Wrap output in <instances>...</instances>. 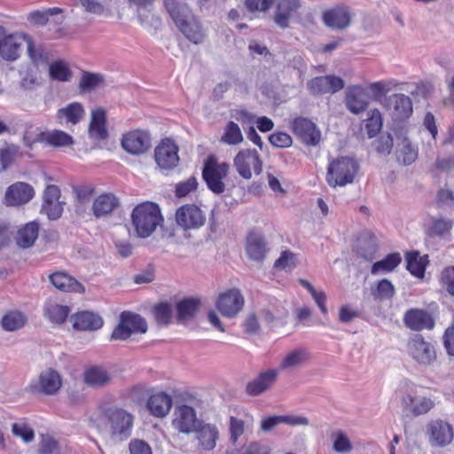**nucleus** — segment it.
<instances>
[{"label": "nucleus", "mask_w": 454, "mask_h": 454, "mask_svg": "<svg viewBox=\"0 0 454 454\" xmlns=\"http://www.w3.org/2000/svg\"><path fill=\"white\" fill-rule=\"evenodd\" d=\"M90 420L98 431L109 428L112 436L120 440L128 438L133 427V416L124 409L109 403L99 404Z\"/></svg>", "instance_id": "f257e3e1"}, {"label": "nucleus", "mask_w": 454, "mask_h": 454, "mask_svg": "<svg viewBox=\"0 0 454 454\" xmlns=\"http://www.w3.org/2000/svg\"><path fill=\"white\" fill-rule=\"evenodd\" d=\"M131 221L137 235L140 238H147L159 225H161L163 216L158 204L145 201L133 208Z\"/></svg>", "instance_id": "f03ea898"}, {"label": "nucleus", "mask_w": 454, "mask_h": 454, "mask_svg": "<svg viewBox=\"0 0 454 454\" xmlns=\"http://www.w3.org/2000/svg\"><path fill=\"white\" fill-rule=\"evenodd\" d=\"M26 43L27 53L34 62L43 59V53L35 49L33 40L27 35L20 32L5 34L0 30V55L7 61H14L20 57L21 45Z\"/></svg>", "instance_id": "7ed1b4c3"}, {"label": "nucleus", "mask_w": 454, "mask_h": 454, "mask_svg": "<svg viewBox=\"0 0 454 454\" xmlns=\"http://www.w3.org/2000/svg\"><path fill=\"white\" fill-rule=\"evenodd\" d=\"M358 171L359 164L355 159L337 157L328 163L325 181L330 187H343L354 182Z\"/></svg>", "instance_id": "20e7f679"}, {"label": "nucleus", "mask_w": 454, "mask_h": 454, "mask_svg": "<svg viewBox=\"0 0 454 454\" xmlns=\"http://www.w3.org/2000/svg\"><path fill=\"white\" fill-rule=\"evenodd\" d=\"M230 164L220 161L215 154H209L203 162L202 179L207 189L215 194H222L226 189L225 179L230 172Z\"/></svg>", "instance_id": "39448f33"}, {"label": "nucleus", "mask_w": 454, "mask_h": 454, "mask_svg": "<svg viewBox=\"0 0 454 454\" xmlns=\"http://www.w3.org/2000/svg\"><path fill=\"white\" fill-rule=\"evenodd\" d=\"M425 434L431 447L447 448L454 441V425L442 418L434 419L427 423Z\"/></svg>", "instance_id": "423d86ee"}, {"label": "nucleus", "mask_w": 454, "mask_h": 454, "mask_svg": "<svg viewBox=\"0 0 454 454\" xmlns=\"http://www.w3.org/2000/svg\"><path fill=\"white\" fill-rule=\"evenodd\" d=\"M121 145L129 154L142 156L151 151L153 136L148 129H133L122 134Z\"/></svg>", "instance_id": "0eeeda50"}, {"label": "nucleus", "mask_w": 454, "mask_h": 454, "mask_svg": "<svg viewBox=\"0 0 454 454\" xmlns=\"http://www.w3.org/2000/svg\"><path fill=\"white\" fill-rule=\"evenodd\" d=\"M233 165L238 174L244 179L249 180L253 176L262 172L263 162L255 149H242L235 155Z\"/></svg>", "instance_id": "6e6552de"}, {"label": "nucleus", "mask_w": 454, "mask_h": 454, "mask_svg": "<svg viewBox=\"0 0 454 454\" xmlns=\"http://www.w3.org/2000/svg\"><path fill=\"white\" fill-rule=\"evenodd\" d=\"M163 6L178 28H198L200 26L198 17L186 3L180 0H163Z\"/></svg>", "instance_id": "1a4fd4ad"}, {"label": "nucleus", "mask_w": 454, "mask_h": 454, "mask_svg": "<svg viewBox=\"0 0 454 454\" xmlns=\"http://www.w3.org/2000/svg\"><path fill=\"white\" fill-rule=\"evenodd\" d=\"M147 331L146 321L138 314L123 311L120 316V322L114 329L111 339L124 340L132 333H145Z\"/></svg>", "instance_id": "9d476101"}, {"label": "nucleus", "mask_w": 454, "mask_h": 454, "mask_svg": "<svg viewBox=\"0 0 454 454\" xmlns=\"http://www.w3.org/2000/svg\"><path fill=\"white\" fill-rule=\"evenodd\" d=\"M179 146L171 137L160 140L154 148L153 158L160 169L171 170L179 164Z\"/></svg>", "instance_id": "9b49d317"}, {"label": "nucleus", "mask_w": 454, "mask_h": 454, "mask_svg": "<svg viewBox=\"0 0 454 454\" xmlns=\"http://www.w3.org/2000/svg\"><path fill=\"white\" fill-rule=\"evenodd\" d=\"M408 355L419 364L430 365L436 360L434 345L426 340L421 334H414L406 345Z\"/></svg>", "instance_id": "f8f14e48"}, {"label": "nucleus", "mask_w": 454, "mask_h": 454, "mask_svg": "<svg viewBox=\"0 0 454 454\" xmlns=\"http://www.w3.org/2000/svg\"><path fill=\"white\" fill-rule=\"evenodd\" d=\"M176 224L184 231L198 230L206 223L205 212L195 203L179 207L175 214Z\"/></svg>", "instance_id": "ddd939ff"}, {"label": "nucleus", "mask_w": 454, "mask_h": 454, "mask_svg": "<svg viewBox=\"0 0 454 454\" xmlns=\"http://www.w3.org/2000/svg\"><path fill=\"white\" fill-rule=\"evenodd\" d=\"M62 386V378L59 373L51 369L43 371L36 380L28 385V391L34 395H53L59 392Z\"/></svg>", "instance_id": "4468645a"}, {"label": "nucleus", "mask_w": 454, "mask_h": 454, "mask_svg": "<svg viewBox=\"0 0 454 454\" xmlns=\"http://www.w3.org/2000/svg\"><path fill=\"white\" fill-rule=\"evenodd\" d=\"M290 129L304 145L316 146L320 143L321 132L317 125L309 119L297 116L290 122Z\"/></svg>", "instance_id": "2eb2a0df"}, {"label": "nucleus", "mask_w": 454, "mask_h": 454, "mask_svg": "<svg viewBox=\"0 0 454 454\" xmlns=\"http://www.w3.org/2000/svg\"><path fill=\"white\" fill-rule=\"evenodd\" d=\"M401 407L406 415L419 417L428 414L435 407V401L430 396L405 394L401 398Z\"/></svg>", "instance_id": "dca6fc26"}, {"label": "nucleus", "mask_w": 454, "mask_h": 454, "mask_svg": "<svg viewBox=\"0 0 454 454\" xmlns=\"http://www.w3.org/2000/svg\"><path fill=\"white\" fill-rule=\"evenodd\" d=\"M201 421L192 407L183 404L175 410L172 427L180 433L189 434L196 430Z\"/></svg>", "instance_id": "f3484780"}, {"label": "nucleus", "mask_w": 454, "mask_h": 454, "mask_svg": "<svg viewBox=\"0 0 454 454\" xmlns=\"http://www.w3.org/2000/svg\"><path fill=\"white\" fill-rule=\"evenodd\" d=\"M244 306V297L237 288L229 289L219 294L215 307L226 317H234Z\"/></svg>", "instance_id": "a211bd4d"}, {"label": "nucleus", "mask_w": 454, "mask_h": 454, "mask_svg": "<svg viewBox=\"0 0 454 454\" xmlns=\"http://www.w3.org/2000/svg\"><path fill=\"white\" fill-rule=\"evenodd\" d=\"M35 196L32 185L25 182H16L5 191L3 202L7 207H20L29 202Z\"/></svg>", "instance_id": "6ab92c4d"}, {"label": "nucleus", "mask_w": 454, "mask_h": 454, "mask_svg": "<svg viewBox=\"0 0 454 454\" xmlns=\"http://www.w3.org/2000/svg\"><path fill=\"white\" fill-rule=\"evenodd\" d=\"M386 108L391 112L394 121H406L413 113L411 99L401 93L390 96L387 99Z\"/></svg>", "instance_id": "aec40b11"}, {"label": "nucleus", "mask_w": 454, "mask_h": 454, "mask_svg": "<svg viewBox=\"0 0 454 454\" xmlns=\"http://www.w3.org/2000/svg\"><path fill=\"white\" fill-rule=\"evenodd\" d=\"M60 195L59 186L54 184L46 185L43 195L42 212L46 214L50 220L59 219L63 213L62 202L59 201Z\"/></svg>", "instance_id": "412c9836"}, {"label": "nucleus", "mask_w": 454, "mask_h": 454, "mask_svg": "<svg viewBox=\"0 0 454 454\" xmlns=\"http://www.w3.org/2000/svg\"><path fill=\"white\" fill-rule=\"evenodd\" d=\"M352 13L348 6L337 4L322 13L324 24L331 28H347L351 22Z\"/></svg>", "instance_id": "4be33fe9"}, {"label": "nucleus", "mask_w": 454, "mask_h": 454, "mask_svg": "<svg viewBox=\"0 0 454 454\" xmlns=\"http://www.w3.org/2000/svg\"><path fill=\"white\" fill-rule=\"evenodd\" d=\"M403 323L412 331L432 330L434 319L431 313L423 309H410L403 315Z\"/></svg>", "instance_id": "5701e85b"}, {"label": "nucleus", "mask_w": 454, "mask_h": 454, "mask_svg": "<svg viewBox=\"0 0 454 454\" xmlns=\"http://www.w3.org/2000/svg\"><path fill=\"white\" fill-rule=\"evenodd\" d=\"M308 88L315 95L333 94L344 88V81L335 75L317 76L308 82Z\"/></svg>", "instance_id": "b1692460"}, {"label": "nucleus", "mask_w": 454, "mask_h": 454, "mask_svg": "<svg viewBox=\"0 0 454 454\" xmlns=\"http://www.w3.org/2000/svg\"><path fill=\"white\" fill-rule=\"evenodd\" d=\"M49 280L56 289L63 293L83 294L85 292L84 286L73 276L64 270H59L50 274Z\"/></svg>", "instance_id": "393cba45"}, {"label": "nucleus", "mask_w": 454, "mask_h": 454, "mask_svg": "<svg viewBox=\"0 0 454 454\" xmlns=\"http://www.w3.org/2000/svg\"><path fill=\"white\" fill-rule=\"evenodd\" d=\"M346 105L353 114L364 112L369 105L366 90L361 85L349 86L346 92Z\"/></svg>", "instance_id": "a878e982"}, {"label": "nucleus", "mask_w": 454, "mask_h": 454, "mask_svg": "<svg viewBox=\"0 0 454 454\" xmlns=\"http://www.w3.org/2000/svg\"><path fill=\"white\" fill-rule=\"evenodd\" d=\"M278 375V371L274 369L260 372L254 380L247 383V393L252 396L261 395L274 384Z\"/></svg>", "instance_id": "bb28decb"}, {"label": "nucleus", "mask_w": 454, "mask_h": 454, "mask_svg": "<svg viewBox=\"0 0 454 454\" xmlns=\"http://www.w3.org/2000/svg\"><path fill=\"white\" fill-rule=\"evenodd\" d=\"M199 442V448L202 450H212L216 445L219 438V432L215 425L200 422V425L194 430Z\"/></svg>", "instance_id": "cd10ccee"}, {"label": "nucleus", "mask_w": 454, "mask_h": 454, "mask_svg": "<svg viewBox=\"0 0 454 454\" xmlns=\"http://www.w3.org/2000/svg\"><path fill=\"white\" fill-rule=\"evenodd\" d=\"M146 406L153 416L164 418L172 407V397L164 392L153 394L149 396Z\"/></svg>", "instance_id": "c85d7f7f"}, {"label": "nucleus", "mask_w": 454, "mask_h": 454, "mask_svg": "<svg viewBox=\"0 0 454 454\" xmlns=\"http://www.w3.org/2000/svg\"><path fill=\"white\" fill-rule=\"evenodd\" d=\"M379 250L378 239L372 231H364L357 238V254L367 261H372Z\"/></svg>", "instance_id": "c756f323"}, {"label": "nucleus", "mask_w": 454, "mask_h": 454, "mask_svg": "<svg viewBox=\"0 0 454 454\" xmlns=\"http://www.w3.org/2000/svg\"><path fill=\"white\" fill-rule=\"evenodd\" d=\"M301 4L298 0H279L274 15L277 25L286 27L290 19L298 12Z\"/></svg>", "instance_id": "7c9ffc66"}, {"label": "nucleus", "mask_w": 454, "mask_h": 454, "mask_svg": "<svg viewBox=\"0 0 454 454\" xmlns=\"http://www.w3.org/2000/svg\"><path fill=\"white\" fill-rule=\"evenodd\" d=\"M246 251L249 258L262 261L267 253L266 243L262 235L250 231L247 237Z\"/></svg>", "instance_id": "2f4dec72"}, {"label": "nucleus", "mask_w": 454, "mask_h": 454, "mask_svg": "<svg viewBox=\"0 0 454 454\" xmlns=\"http://www.w3.org/2000/svg\"><path fill=\"white\" fill-rule=\"evenodd\" d=\"M73 327L82 331H94L102 327L103 319L89 311L78 312L72 317Z\"/></svg>", "instance_id": "473e14b6"}, {"label": "nucleus", "mask_w": 454, "mask_h": 454, "mask_svg": "<svg viewBox=\"0 0 454 454\" xmlns=\"http://www.w3.org/2000/svg\"><path fill=\"white\" fill-rule=\"evenodd\" d=\"M40 224L37 221H31L19 229L16 242L20 247H32L38 238Z\"/></svg>", "instance_id": "72a5a7b5"}, {"label": "nucleus", "mask_w": 454, "mask_h": 454, "mask_svg": "<svg viewBox=\"0 0 454 454\" xmlns=\"http://www.w3.org/2000/svg\"><path fill=\"white\" fill-rule=\"evenodd\" d=\"M406 269L414 277L422 278L429 262L428 256H421L419 251H408L405 254Z\"/></svg>", "instance_id": "f704fd0d"}, {"label": "nucleus", "mask_w": 454, "mask_h": 454, "mask_svg": "<svg viewBox=\"0 0 454 454\" xmlns=\"http://www.w3.org/2000/svg\"><path fill=\"white\" fill-rule=\"evenodd\" d=\"M106 111L102 108H98L92 111L91 120L89 128L90 137L98 140L106 139L108 137V132L106 128Z\"/></svg>", "instance_id": "c9c22d12"}, {"label": "nucleus", "mask_w": 454, "mask_h": 454, "mask_svg": "<svg viewBox=\"0 0 454 454\" xmlns=\"http://www.w3.org/2000/svg\"><path fill=\"white\" fill-rule=\"evenodd\" d=\"M85 114L84 108L81 103L73 102L57 112V118L60 122L75 125L79 123Z\"/></svg>", "instance_id": "e433bc0d"}, {"label": "nucleus", "mask_w": 454, "mask_h": 454, "mask_svg": "<svg viewBox=\"0 0 454 454\" xmlns=\"http://www.w3.org/2000/svg\"><path fill=\"white\" fill-rule=\"evenodd\" d=\"M83 380L90 387H99L107 384L111 380V376L105 368L93 365L85 369Z\"/></svg>", "instance_id": "4c0bfd02"}, {"label": "nucleus", "mask_w": 454, "mask_h": 454, "mask_svg": "<svg viewBox=\"0 0 454 454\" xmlns=\"http://www.w3.org/2000/svg\"><path fill=\"white\" fill-rule=\"evenodd\" d=\"M119 205V200L113 193H103L93 202L92 209L97 217L109 215Z\"/></svg>", "instance_id": "58836bf2"}, {"label": "nucleus", "mask_w": 454, "mask_h": 454, "mask_svg": "<svg viewBox=\"0 0 454 454\" xmlns=\"http://www.w3.org/2000/svg\"><path fill=\"white\" fill-rule=\"evenodd\" d=\"M401 262L402 256L400 253H390L385 258L372 265L371 273L372 275H377L392 272Z\"/></svg>", "instance_id": "ea45409f"}, {"label": "nucleus", "mask_w": 454, "mask_h": 454, "mask_svg": "<svg viewBox=\"0 0 454 454\" xmlns=\"http://www.w3.org/2000/svg\"><path fill=\"white\" fill-rule=\"evenodd\" d=\"M63 10L59 7L47 8L44 10H36L28 13L27 20L34 25L44 26L50 20L51 17L59 16L56 22H62L63 20Z\"/></svg>", "instance_id": "a19ab883"}, {"label": "nucleus", "mask_w": 454, "mask_h": 454, "mask_svg": "<svg viewBox=\"0 0 454 454\" xmlns=\"http://www.w3.org/2000/svg\"><path fill=\"white\" fill-rule=\"evenodd\" d=\"M244 140L242 131L238 123L229 121L223 129L220 142L227 145H239Z\"/></svg>", "instance_id": "79ce46f5"}, {"label": "nucleus", "mask_w": 454, "mask_h": 454, "mask_svg": "<svg viewBox=\"0 0 454 454\" xmlns=\"http://www.w3.org/2000/svg\"><path fill=\"white\" fill-rule=\"evenodd\" d=\"M70 313L68 306L58 304L53 301L46 303L44 308V316L54 324H63Z\"/></svg>", "instance_id": "37998d69"}, {"label": "nucleus", "mask_w": 454, "mask_h": 454, "mask_svg": "<svg viewBox=\"0 0 454 454\" xmlns=\"http://www.w3.org/2000/svg\"><path fill=\"white\" fill-rule=\"evenodd\" d=\"M26 315L19 310H9L2 317L1 325L6 331H16L27 324Z\"/></svg>", "instance_id": "c03bdc74"}, {"label": "nucleus", "mask_w": 454, "mask_h": 454, "mask_svg": "<svg viewBox=\"0 0 454 454\" xmlns=\"http://www.w3.org/2000/svg\"><path fill=\"white\" fill-rule=\"evenodd\" d=\"M200 300L185 298L176 304L177 320L185 321L192 317L200 307Z\"/></svg>", "instance_id": "a18cd8bd"}, {"label": "nucleus", "mask_w": 454, "mask_h": 454, "mask_svg": "<svg viewBox=\"0 0 454 454\" xmlns=\"http://www.w3.org/2000/svg\"><path fill=\"white\" fill-rule=\"evenodd\" d=\"M383 127V118L378 109H372L368 113V117L364 120V129L368 137H376Z\"/></svg>", "instance_id": "49530a36"}, {"label": "nucleus", "mask_w": 454, "mask_h": 454, "mask_svg": "<svg viewBox=\"0 0 454 454\" xmlns=\"http://www.w3.org/2000/svg\"><path fill=\"white\" fill-rule=\"evenodd\" d=\"M104 82V76L100 74L83 71L79 82L81 92H90Z\"/></svg>", "instance_id": "de8ad7c7"}, {"label": "nucleus", "mask_w": 454, "mask_h": 454, "mask_svg": "<svg viewBox=\"0 0 454 454\" xmlns=\"http://www.w3.org/2000/svg\"><path fill=\"white\" fill-rule=\"evenodd\" d=\"M395 289L394 285L387 278L377 282L375 287L372 288V295L375 300H390L394 297Z\"/></svg>", "instance_id": "09e8293b"}, {"label": "nucleus", "mask_w": 454, "mask_h": 454, "mask_svg": "<svg viewBox=\"0 0 454 454\" xmlns=\"http://www.w3.org/2000/svg\"><path fill=\"white\" fill-rule=\"evenodd\" d=\"M50 76L53 80L67 82L72 76L68 64L61 59L56 60L50 65Z\"/></svg>", "instance_id": "8fccbe9b"}, {"label": "nucleus", "mask_w": 454, "mask_h": 454, "mask_svg": "<svg viewBox=\"0 0 454 454\" xmlns=\"http://www.w3.org/2000/svg\"><path fill=\"white\" fill-rule=\"evenodd\" d=\"M153 314L159 325H168L172 319V306L168 302H160L153 306Z\"/></svg>", "instance_id": "3c124183"}, {"label": "nucleus", "mask_w": 454, "mask_h": 454, "mask_svg": "<svg viewBox=\"0 0 454 454\" xmlns=\"http://www.w3.org/2000/svg\"><path fill=\"white\" fill-rule=\"evenodd\" d=\"M309 359V355L304 349H295L286 355L280 364L282 370L296 367Z\"/></svg>", "instance_id": "603ef678"}, {"label": "nucleus", "mask_w": 454, "mask_h": 454, "mask_svg": "<svg viewBox=\"0 0 454 454\" xmlns=\"http://www.w3.org/2000/svg\"><path fill=\"white\" fill-rule=\"evenodd\" d=\"M199 183L195 176H191L187 179L181 181L175 185L174 193L178 199L185 198L192 192L198 190Z\"/></svg>", "instance_id": "864d4df0"}, {"label": "nucleus", "mask_w": 454, "mask_h": 454, "mask_svg": "<svg viewBox=\"0 0 454 454\" xmlns=\"http://www.w3.org/2000/svg\"><path fill=\"white\" fill-rule=\"evenodd\" d=\"M43 139L53 146H66L73 144V138L67 133L61 130L42 133Z\"/></svg>", "instance_id": "5fc2aeb1"}, {"label": "nucleus", "mask_w": 454, "mask_h": 454, "mask_svg": "<svg viewBox=\"0 0 454 454\" xmlns=\"http://www.w3.org/2000/svg\"><path fill=\"white\" fill-rule=\"evenodd\" d=\"M19 147L14 145H6L0 148V163L3 169H7L16 160Z\"/></svg>", "instance_id": "6e6d98bb"}, {"label": "nucleus", "mask_w": 454, "mask_h": 454, "mask_svg": "<svg viewBox=\"0 0 454 454\" xmlns=\"http://www.w3.org/2000/svg\"><path fill=\"white\" fill-rule=\"evenodd\" d=\"M434 202L438 207H454V191L447 187L441 188L435 195Z\"/></svg>", "instance_id": "4d7b16f0"}, {"label": "nucleus", "mask_w": 454, "mask_h": 454, "mask_svg": "<svg viewBox=\"0 0 454 454\" xmlns=\"http://www.w3.org/2000/svg\"><path fill=\"white\" fill-rule=\"evenodd\" d=\"M439 282L449 294L454 296V266H447L442 270Z\"/></svg>", "instance_id": "13d9d810"}, {"label": "nucleus", "mask_w": 454, "mask_h": 454, "mask_svg": "<svg viewBox=\"0 0 454 454\" xmlns=\"http://www.w3.org/2000/svg\"><path fill=\"white\" fill-rule=\"evenodd\" d=\"M397 85L398 83L394 80L380 81L371 83L368 88L375 98H380L396 88Z\"/></svg>", "instance_id": "bf43d9fd"}, {"label": "nucleus", "mask_w": 454, "mask_h": 454, "mask_svg": "<svg viewBox=\"0 0 454 454\" xmlns=\"http://www.w3.org/2000/svg\"><path fill=\"white\" fill-rule=\"evenodd\" d=\"M417 150H415L409 142L406 140L403 141V145L398 152V161L402 162L403 165H411L417 160Z\"/></svg>", "instance_id": "052dcab7"}, {"label": "nucleus", "mask_w": 454, "mask_h": 454, "mask_svg": "<svg viewBox=\"0 0 454 454\" xmlns=\"http://www.w3.org/2000/svg\"><path fill=\"white\" fill-rule=\"evenodd\" d=\"M12 431L15 436L20 437L25 442H30L35 438L34 430L27 423H13Z\"/></svg>", "instance_id": "680f3d73"}, {"label": "nucleus", "mask_w": 454, "mask_h": 454, "mask_svg": "<svg viewBox=\"0 0 454 454\" xmlns=\"http://www.w3.org/2000/svg\"><path fill=\"white\" fill-rule=\"evenodd\" d=\"M295 267V254L288 250L283 251L274 262V268L279 270H292Z\"/></svg>", "instance_id": "e2e57ef3"}, {"label": "nucleus", "mask_w": 454, "mask_h": 454, "mask_svg": "<svg viewBox=\"0 0 454 454\" xmlns=\"http://www.w3.org/2000/svg\"><path fill=\"white\" fill-rule=\"evenodd\" d=\"M269 141L271 145L278 148H287L293 144V138L286 132H274L269 137Z\"/></svg>", "instance_id": "0e129e2a"}, {"label": "nucleus", "mask_w": 454, "mask_h": 454, "mask_svg": "<svg viewBox=\"0 0 454 454\" xmlns=\"http://www.w3.org/2000/svg\"><path fill=\"white\" fill-rule=\"evenodd\" d=\"M452 228V222L446 218L434 219L432 223L431 233L436 236H442Z\"/></svg>", "instance_id": "69168bd1"}, {"label": "nucleus", "mask_w": 454, "mask_h": 454, "mask_svg": "<svg viewBox=\"0 0 454 454\" xmlns=\"http://www.w3.org/2000/svg\"><path fill=\"white\" fill-rule=\"evenodd\" d=\"M238 454H270V449L267 445L253 442L242 446Z\"/></svg>", "instance_id": "338daca9"}, {"label": "nucleus", "mask_w": 454, "mask_h": 454, "mask_svg": "<svg viewBox=\"0 0 454 454\" xmlns=\"http://www.w3.org/2000/svg\"><path fill=\"white\" fill-rule=\"evenodd\" d=\"M130 454H153L151 446L144 440L132 439L129 443Z\"/></svg>", "instance_id": "774afa93"}]
</instances>
